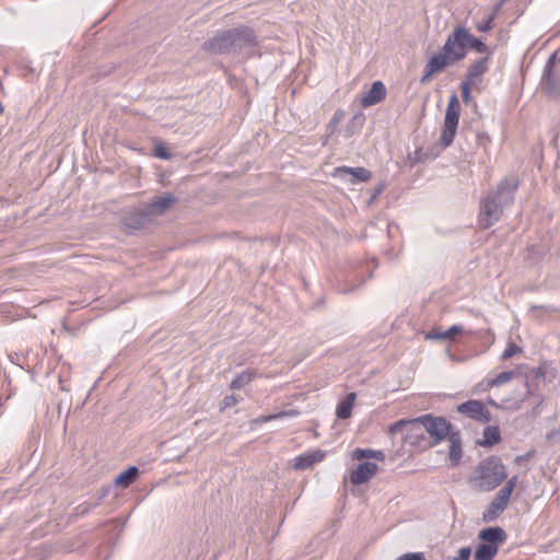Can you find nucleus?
<instances>
[{
	"instance_id": "nucleus-1",
	"label": "nucleus",
	"mask_w": 560,
	"mask_h": 560,
	"mask_svg": "<svg viewBox=\"0 0 560 560\" xmlns=\"http://www.w3.org/2000/svg\"><path fill=\"white\" fill-rule=\"evenodd\" d=\"M467 28L457 26L447 36L442 50L431 57L425 65L421 82H427L436 73L444 71L448 66L463 60L467 55Z\"/></svg>"
},
{
	"instance_id": "nucleus-2",
	"label": "nucleus",
	"mask_w": 560,
	"mask_h": 560,
	"mask_svg": "<svg viewBox=\"0 0 560 560\" xmlns=\"http://www.w3.org/2000/svg\"><path fill=\"white\" fill-rule=\"evenodd\" d=\"M255 35L248 27L218 32L203 44V49L212 54L237 51L253 45Z\"/></svg>"
},
{
	"instance_id": "nucleus-3",
	"label": "nucleus",
	"mask_w": 560,
	"mask_h": 560,
	"mask_svg": "<svg viewBox=\"0 0 560 560\" xmlns=\"http://www.w3.org/2000/svg\"><path fill=\"white\" fill-rule=\"evenodd\" d=\"M505 478L506 469L502 460L497 456H490L476 466L471 481L478 489L491 491L499 487Z\"/></svg>"
},
{
	"instance_id": "nucleus-4",
	"label": "nucleus",
	"mask_w": 560,
	"mask_h": 560,
	"mask_svg": "<svg viewBox=\"0 0 560 560\" xmlns=\"http://www.w3.org/2000/svg\"><path fill=\"white\" fill-rule=\"evenodd\" d=\"M351 458L361 462L357 468L349 472L348 479L352 485L359 486L368 482L377 472V465L369 459L383 460L382 451H373L368 448H355L350 454Z\"/></svg>"
},
{
	"instance_id": "nucleus-5",
	"label": "nucleus",
	"mask_w": 560,
	"mask_h": 560,
	"mask_svg": "<svg viewBox=\"0 0 560 560\" xmlns=\"http://www.w3.org/2000/svg\"><path fill=\"white\" fill-rule=\"evenodd\" d=\"M506 533L499 526L487 527L478 533L480 544L474 552L475 560H493L499 548L506 540Z\"/></svg>"
},
{
	"instance_id": "nucleus-6",
	"label": "nucleus",
	"mask_w": 560,
	"mask_h": 560,
	"mask_svg": "<svg viewBox=\"0 0 560 560\" xmlns=\"http://www.w3.org/2000/svg\"><path fill=\"white\" fill-rule=\"evenodd\" d=\"M389 433L394 436L400 435L404 442L413 446L429 445L422 417L401 420L389 428Z\"/></svg>"
},
{
	"instance_id": "nucleus-7",
	"label": "nucleus",
	"mask_w": 560,
	"mask_h": 560,
	"mask_svg": "<svg viewBox=\"0 0 560 560\" xmlns=\"http://www.w3.org/2000/svg\"><path fill=\"white\" fill-rule=\"evenodd\" d=\"M459 115H460V103L458 101L457 95H452L448 100L446 113L444 117V125L441 132V144L443 147H448L453 142L457 127L459 121Z\"/></svg>"
},
{
	"instance_id": "nucleus-8",
	"label": "nucleus",
	"mask_w": 560,
	"mask_h": 560,
	"mask_svg": "<svg viewBox=\"0 0 560 560\" xmlns=\"http://www.w3.org/2000/svg\"><path fill=\"white\" fill-rule=\"evenodd\" d=\"M422 421L425 427V434L433 440L429 445H436L453 433L452 424L445 418L424 415Z\"/></svg>"
},
{
	"instance_id": "nucleus-9",
	"label": "nucleus",
	"mask_w": 560,
	"mask_h": 560,
	"mask_svg": "<svg viewBox=\"0 0 560 560\" xmlns=\"http://www.w3.org/2000/svg\"><path fill=\"white\" fill-rule=\"evenodd\" d=\"M456 411L479 423H488L491 420V412L482 401L477 399H469L459 404Z\"/></svg>"
},
{
	"instance_id": "nucleus-10",
	"label": "nucleus",
	"mask_w": 560,
	"mask_h": 560,
	"mask_svg": "<svg viewBox=\"0 0 560 560\" xmlns=\"http://www.w3.org/2000/svg\"><path fill=\"white\" fill-rule=\"evenodd\" d=\"M332 177L338 178L343 184L355 185L370 179L371 173L364 167L339 166L332 172Z\"/></svg>"
},
{
	"instance_id": "nucleus-11",
	"label": "nucleus",
	"mask_w": 560,
	"mask_h": 560,
	"mask_svg": "<svg viewBox=\"0 0 560 560\" xmlns=\"http://www.w3.org/2000/svg\"><path fill=\"white\" fill-rule=\"evenodd\" d=\"M501 210L494 199L487 198L481 203L479 223L483 228L491 226L500 218Z\"/></svg>"
},
{
	"instance_id": "nucleus-12",
	"label": "nucleus",
	"mask_w": 560,
	"mask_h": 560,
	"mask_svg": "<svg viewBox=\"0 0 560 560\" xmlns=\"http://www.w3.org/2000/svg\"><path fill=\"white\" fill-rule=\"evenodd\" d=\"M509 502L510 499L499 492L482 513V521L485 523L495 521L505 511Z\"/></svg>"
},
{
	"instance_id": "nucleus-13",
	"label": "nucleus",
	"mask_w": 560,
	"mask_h": 560,
	"mask_svg": "<svg viewBox=\"0 0 560 560\" xmlns=\"http://www.w3.org/2000/svg\"><path fill=\"white\" fill-rule=\"evenodd\" d=\"M325 457V453L320 450H314L311 452H306L301 454L294 458L293 468L294 469H307L313 466L315 463L323 460Z\"/></svg>"
},
{
	"instance_id": "nucleus-14",
	"label": "nucleus",
	"mask_w": 560,
	"mask_h": 560,
	"mask_svg": "<svg viewBox=\"0 0 560 560\" xmlns=\"http://www.w3.org/2000/svg\"><path fill=\"white\" fill-rule=\"evenodd\" d=\"M450 442L448 459L453 467H456L463 456L462 439L459 432H453L447 438Z\"/></svg>"
},
{
	"instance_id": "nucleus-15",
	"label": "nucleus",
	"mask_w": 560,
	"mask_h": 560,
	"mask_svg": "<svg viewBox=\"0 0 560 560\" xmlns=\"http://www.w3.org/2000/svg\"><path fill=\"white\" fill-rule=\"evenodd\" d=\"M384 95V84L382 81H375L369 92L361 96V105L363 107L372 106L378 103Z\"/></svg>"
},
{
	"instance_id": "nucleus-16",
	"label": "nucleus",
	"mask_w": 560,
	"mask_h": 560,
	"mask_svg": "<svg viewBox=\"0 0 560 560\" xmlns=\"http://www.w3.org/2000/svg\"><path fill=\"white\" fill-rule=\"evenodd\" d=\"M258 376V372L255 369H246L238 374L230 383V388L232 390H240L245 386L249 385L256 377Z\"/></svg>"
},
{
	"instance_id": "nucleus-17",
	"label": "nucleus",
	"mask_w": 560,
	"mask_h": 560,
	"mask_svg": "<svg viewBox=\"0 0 560 560\" xmlns=\"http://www.w3.org/2000/svg\"><path fill=\"white\" fill-rule=\"evenodd\" d=\"M357 399L355 393H349L341 399L336 407V416L338 419H348L351 417L352 409Z\"/></svg>"
},
{
	"instance_id": "nucleus-18",
	"label": "nucleus",
	"mask_w": 560,
	"mask_h": 560,
	"mask_svg": "<svg viewBox=\"0 0 560 560\" xmlns=\"http://www.w3.org/2000/svg\"><path fill=\"white\" fill-rule=\"evenodd\" d=\"M173 202L174 198L171 195L158 197L148 205L147 213L149 215L162 214L165 210H167L171 207Z\"/></svg>"
},
{
	"instance_id": "nucleus-19",
	"label": "nucleus",
	"mask_w": 560,
	"mask_h": 560,
	"mask_svg": "<svg viewBox=\"0 0 560 560\" xmlns=\"http://www.w3.org/2000/svg\"><path fill=\"white\" fill-rule=\"evenodd\" d=\"M501 441V431L498 425L486 427L482 433V440L479 442L481 446H493Z\"/></svg>"
},
{
	"instance_id": "nucleus-20",
	"label": "nucleus",
	"mask_w": 560,
	"mask_h": 560,
	"mask_svg": "<svg viewBox=\"0 0 560 560\" xmlns=\"http://www.w3.org/2000/svg\"><path fill=\"white\" fill-rule=\"evenodd\" d=\"M138 472L139 470L136 466L129 467L128 469L121 471L119 475L116 476L114 481L115 486L121 488L129 487L137 479Z\"/></svg>"
},
{
	"instance_id": "nucleus-21",
	"label": "nucleus",
	"mask_w": 560,
	"mask_h": 560,
	"mask_svg": "<svg viewBox=\"0 0 560 560\" xmlns=\"http://www.w3.org/2000/svg\"><path fill=\"white\" fill-rule=\"evenodd\" d=\"M463 332V328L458 325H453L448 329L442 330V329H434L429 335L428 338L432 339H441V340H453L458 335Z\"/></svg>"
},
{
	"instance_id": "nucleus-22",
	"label": "nucleus",
	"mask_w": 560,
	"mask_h": 560,
	"mask_svg": "<svg viewBox=\"0 0 560 560\" xmlns=\"http://www.w3.org/2000/svg\"><path fill=\"white\" fill-rule=\"evenodd\" d=\"M299 415H300V412L298 410L291 409V410L281 411V412H278V413L268 415V416H264V417L257 418V419L254 420V423H265V422H269V421H272V420L281 419V418H284V417H296Z\"/></svg>"
},
{
	"instance_id": "nucleus-23",
	"label": "nucleus",
	"mask_w": 560,
	"mask_h": 560,
	"mask_svg": "<svg viewBox=\"0 0 560 560\" xmlns=\"http://www.w3.org/2000/svg\"><path fill=\"white\" fill-rule=\"evenodd\" d=\"M487 70V59L478 60L469 68L468 79L474 81L476 78L482 75Z\"/></svg>"
},
{
	"instance_id": "nucleus-24",
	"label": "nucleus",
	"mask_w": 560,
	"mask_h": 560,
	"mask_svg": "<svg viewBox=\"0 0 560 560\" xmlns=\"http://www.w3.org/2000/svg\"><path fill=\"white\" fill-rule=\"evenodd\" d=\"M514 377H515L514 371H504V372L499 373L495 377L489 380V384H486V385L499 387L505 383H509Z\"/></svg>"
},
{
	"instance_id": "nucleus-25",
	"label": "nucleus",
	"mask_w": 560,
	"mask_h": 560,
	"mask_svg": "<svg viewBox=\"0 0 560 560\" xmlns=\"http://www.w3.org/2000/svg\"><path fill=\"white\" fill-rule=\"evenodd\" d=\"M466 45H467V48L469 47L480 54L487 51V45L485 43H482L480 39L476 38L474 35H471L468 30H467Z\"/></svg>"
},
{
	"instance_id": "nucleus-26",
	"label": "nucleus",
	"mask_w": 560,
	"mask_h": 560,
	"mask_svg": "<svg viewBox=\"0 0 560 560\" xmlns=\"http://www.w3.org/2000/svg\"><path fill=\"white\" fill-rule=\"evenodd\" d=\"M523 352V349L517 346L515 342L511 341L506 345L504 351L502 352L501 358L503 360H508L516 354H520Z\"/></svg>"
},
{
	"instance_id": "nucleus-27",
	"label": "nucleus",
	"mask_w": 560,
	"mask_h": 560,
	"mask_svg": "<svg viewBox=\"0 0 560 560\" xmlns=\"http://www.w3.org/2000/svg\"><path fill=\"white\" fill-rule=\"evenodd\" d=\"M497 15V10L489 15L487 19L482 20L476 25L478 32H489L493 28V21Z\"/></svg>"
},
{
	"instance_id": "nucleus-28",
	"label": "nucleus",
	"mask_w": 560,
	"mask_h": 560,
	"mask_svg": "<svg viewBox=\"0 0 560 560\" xmlns=\"http://www.w3.org/2000/svg\"><path fill=\"white\" fill-rule=\"evenodd\" d=\"M154 156L163 160H167L171 158L170 149L163 143H156L154 145Z\"/></svg>"
},
{
	"instance_id": "nucleus-29",
	"label": "nucleus",
	"mask_w": 560,
	"mask_h": 560,
	"mask_svg": "<svg viewBox=\"0 0 560 560\" xmlns=\"http://www.w3.org/2000/svg\"><path fill=\"white\" fill-rule=\"evenodd\" d=\"M517 483V476H513L508 480L505 486L499 491L506 498L511 499L512 492Z\"/></svg>"
},
{
	"instance_id": "nucleus-30",
	"label": "nucleus",
	"mask_w": 560,
	"mask_h": 560,
	"mask_svg": "<svg viewBox=\"0 0 560 560\" xmlns=\"http://www.w3.org/2000/svg\"><path fill=\"white\" fill-rule=\"evenodd\" d=\"M238 402V399L235 395H228L223 398L220 404V411L225 410L226 408L234 407Z\"/></svg>"
},
{
	"instance_id": "nucleus-31",
	"label": "nucleus",
	"mask_w": 560,
	"mask_h": 560,
	"mask_svg": "<svg viewBox=\"0 0 560 560\" xmlns=\"http://www.w3.org/2000/svg\"><path fill=\"white\" fill-rule=\"evenodd\" d=\"M396 560H424V555L422 552H410L400 556Z\"/></svg>"
},
{
	"instance_id": "nucleus-32",
	"label": "nucleus",
	"mask_w": 560,
	"mask_h": 560,
	"mask_svg": "<svg viewBox=\"0 0 560 560\" xmlns=\"http://www.w3.org/2000/svg\"><path fill=\"white\" fill-rule=\"evenodd\" d=\"M462 97L465 103H469L470 101V83L469 82H463L462 86Z\"/></svg>"
},
{
	"instance_id": "nucleus-33",
	"label": "nucleus",
	"mask_w": 560,
	"mask_h": 560,
	"mask_svg": "<svg viewBox=\"0 0 560 560\" xmlns=\"http://www.w3.org/2000/svg\"><path fill=\"white\" fill-rule=\"evenodd\" d=\"M471 555L469 547H463L458 550L457 556L453 560H468Z\"/></svg>"
},
{
	"instance_id": "nucleus-34",
	"label": "nucleus",
	"mask_w": 560,
	"mask_h": 560,
	"mask_svg": "<svg viewBox=\"0 0 560 560\" xmlns=\"http://www.w3.org/2000/svg\"><path fill=\"white\" fill-rule=\"evenodd\" d=\"M486 384H489V380H485V381H481L478 384H476L472 389V393L474 394L481 393V392H486V390H489L490 388L494 387V386H487Z\"/></svg>"
},
{
	"instance_id": "nucleus-35",
	"label": "nucleus",
	"mask_w": 560,
	"mask_h": 560,
	"mask_svg": "<svg viewBox=\"0 0 560 560\" xmlns=\"http://www.w3.org/2000/svg\"><path fill=\"white\" fill-rule=\"evenodd\" d=\"M477 142L479 145L487 148L490 144L491 139L487 133L481 132V133H478V136H477Z\"/></svg>"
},
{
	"instance_id": "nucleus-36",
	"label": "nucleus",
	"mask_w": 560,
	"mask_h": 560,
	"mask_svg": "<svg viewBox=\"0 0 560 560\" xmlns=\"http://www.w3.org/2000/svg\"><path fill=\"white\" fill-rule=\"evenodd\" d=\"M345 118V112L339 109V110H336L331 120H330V124H339L342 119Z\"/></svg>"
},
{
	"instance_id": "nucleus-37",
	"label": "nucleus",
	"mask_w": 560,
	"mask_h": 560,
	"mask_svg": "<svg viewBox=\"0 0 560 560\" xmlns=\"http://www.w3.org/2000/svg\"><path fill=\"white\" fill-rule=\"evenodd\" d=\"M535 375L538 376V377H544L545 376V371L542 368H537L535 370Z\"/></svg>"
},
{
	"instance_id": "nucleus-38",
	"label": "nucleus",
	"mask_w": 560,
	"mask_h": 560,
	"mask_svg": "<svg viewBox=\"0 0 560 560\" xmlns=\"http://www.w3.org/2000/svg\"><path fill=\"white\" fill-rule=\"evenodd\" d=\"M505 184H506V182H502V183L499 185V188H498V189H499V192H501V191L504 189Z\"/></svg>"
},
{
	"instance_id": "nucleus-39",
	"label": "nucleus",
	"mask_w": 560,
	"mask_h": 560,
	"mask_svg": "<svg viewBox=\"0 0 560 560\" xmlns=\"http://www.w3.org/2000/svg\"><path fill=\"white\" fill-rule=\"evenodd\" d=\"M488 404L494 407H499L498 404L493 399H488Z\"/></svg>"
},
{
	"instance_id": "nucleus-40",
	"label": "nucleus",
	"mask_w": 560,
	"mask_h": 560,
	"mask_svg": "<svg viewBox=\"0 0 560 560\" xmlns=\"http://www.w3.org/2000/svg\"><path fill=\"white\" fill-rule=\"evenodd\" d=\"M517 188V183H514L512 186V190H515Z\"/></svg>"
}]
</instances>
